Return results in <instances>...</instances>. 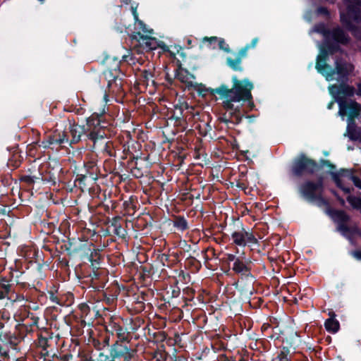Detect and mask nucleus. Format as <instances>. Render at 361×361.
Masks as SVG:
<instances>
[{"instance_id":"nucleus-9","label":"nucleus","mask_w":361,"mask_h":361,"mask_svg":"<svg viewBox=\"0 0 361 361\" xmlns=\"http://www.w3.org/2000/svg\"><path fill=\"white\" fill-rule=\"evenodd\" d=\"M353 68L351 64L337 59L335 62V68H331L330 67V68H326L323 75L325 76L327 81H331L334 79V75L337 74L338 75V81L347 82Z\"/></svg>"},{"instance_id":"nucleus-29","label":"nucleus","mask_w":361,"mask_h":361,"mask_svg":"<svg viewBox=\"0 0 361 361\" xmlns=\"http://www.w3.org/2000/svg\"><path fill=\"white\" fill-rule=\"evenodd\" d=\"M39 321V317L35 315V318L29 319L23 324H18V328L20 333L25 334H31L34 331V328H38V323Z\"/></svg>"},{"instance_id":"nucleus-15","label":"nucleus","mask_w":361,"mask_h":361,"mask_svg":"<svg viewBox=\"0 0 361 361\" xmlns=\"http://www.w3.org/2000/svg\"><path fill=\"white\" fill-rule=\"evenodd\" d=\"M121 73L120 61H116L114 66L108 67L103 72V75L105 80L107 81V88L109 90L113 89V87H121V78H119Z\"/></svg>"},{"instance_id":"nucleus-13","label":"nucleus","mask_w":361,"mask_h":361,"mask_svg":"<svg viewBox=\"0 0 361 361\" xmlns=\"http://www.w3.org/2000/svg\"><path fill=\"white\" fill-rule=\"evenodd\" d=\"M68 132L71 136V139L69 140L68 137L67 145L70 147H73V145L77 144L82 140H89V128L87 129L85 126H80L73 122L70 123L68 127Z\"/></svg>"},{"instance_id":"nucleus-38","label":"nucleus","mask_w":361,"mask_h":361,"mask_svg":"<svg viewBox=\"0 0 361 361\" xmlns=\"http://www.w3.org/2000/svg\"><path fill=\"white\" fill-rule=\"evenodd\" d=\"M347 82H341L338 87L337 93L343 97H353L355 94V89L354 87L346 84Z\"/></svg>"},{"instance_id":"nucleus-8","label":"nucleus","mask_w":361,"mask_h":361,"mask_svg":"<svg viewBox=\"0 0 361 361\" xmlns=\"http://www.w3.org/2000/svg\"><path fill=\"white\" fill-rule=\"evenodd\" d=\"M133 43H135L134 49L137 53L149 52L157 49L159 46V40L157 38L144 35L140 32H133L130 35Z\"/></svg>"},{"instance_id":"nucleus-11","label":"nucleus","mask_w":361,"mask_h":361,"mask_svg":"<svg viewBox=\"0 0 361 361\" xmlns=\"http://www.w3.org/2000/svg\"><path fill=\"white\" fill-rule=\"evenodd\" d=\"M122 349L118 345L109 346L108 353H105L104 350L99 351L94 361H137L122 353Z\"/></svg>"},{"instance_id":"nucleus-7","label":"nucleus","mask_w":361,"mask_h":361,"mask_svg":"<svg viewBox=\"0 0 361 361\" xmlns=\"http://www.w3.org/2000/svg\"><path fill=\"white\" fill-rule=\"evenodd\" d=\"M324 190L322 177H319L316 181L307 179L298 185V192L300 196L309 202H312V200Z\"/></svg>"},{"instance_id":"nucleus-30","label":"nucleus","mask_w":361,"mask_h":361,"mask_svg":"<svg viewBox=\"0 0 361 361\" xmlns=\"http://www.w3.org/2000/svg\"><path fill=\"white\" fill-rule=\"evenodd\" d=\"M154 78V74L152 71L145 69L141 71L138 77V83L145 88H147L149 85V83H151L152 86H155L156 82Z\"/></svg>"},{"instance_id":"nucleus-42","label":"nucleus","mask_w":361,"mask_h":361,"mask_svg":"<svg viewBox=\"0 0 361 361\" xmlns=\"http://www.w3.org/2000/svg\"><path fill=\"white\" fill-rule=\"evenodd\" d=\"M242 60L237 56L235 59L228 57L226 59V64L235 71H243V68L241 66Z\"/></svg>"},{"instance_id":"nucleus-43","label":"nucleus","mask_w":361,"mask_h":361,"mask_svg":"<svg viewBox=\"0 0 361 361\" xmlns=\"http://www.w3.org/2000/svg\"><path fill=\"white\" fill-rule=\"evenodd\" d=\"M290 354V350L288 347L283 346L275 357L271 361H290L288 355Z\"/></svg>"},{"instance_id":"nucleus-17","label":"nucleus","mask_w":361,"mask_h":361,"mask_svg":"<svg viewBox=\"0 0 361 361\" xmlns=\"http://www.w3.org/2000/svg\"><path fill=\"white\" fill-rule=\"evenodd\" d=\"M353 174L354 171L353 169H341L338 172H331L332 180L335 183L336 185L346 194H350L353 189L349 187H345L343 184L341 178H347L348 180H350Z\"/></svg>"},{"instance_id":"nucleus-22","label":"nucleus","mask_w":361,"mask_h":361,"mask_svg":"<svg viewBox=\"0 0 361 361\" xmlns=\"http://www.w3.org/2000/svg\"><path fill=\"white\" fill-rule=\"evenodd\" d=\"M147 297V293L145 292H140L139 293H135L132 295V301L130 304V310L133 312L135 314H138L144 311L145 309V301Z\"/></svg>"},{"instance_id":"nucleus-58","label":"nucleus","mask_w":361,"mask_h":361,"mask_svg":"<svg viewBox=\"0 0 361 361\" xmlns=\"http://www.w3.org/2000/svg\"><path fill=\"white\" fill-rule=\"evenodd\" d=\"M145 321L140 317H136L131 322V330L134 332L137 330L141 324H144Z\"/></svg>"},{"instance_id":"nucleus-31","label":"nucleus","mask_w":361,"mask_h":361,"mask_svg":"<svg viewBox=\"0 0 361 361\" xmlns=\"http://www.w3.org/2000/svg\"><path fill=\"white\" fill-rule=\"evenodd\" d=\"M347 135L352 141H358L361 135V127H358L355 121H348Z\"/></svg>"},{"instance_id":"nucleus-20","label":"nucleus","mask_w":361,"mask_h":361,"mask_svg":"<svg viewBox=\"0 0 361 361\" xmlns=\"http://www.w3.org/2000/svg\"><path fill=\"white\" fill-rule=\"evenodd\" d=\"M88 278L90 286L97 291H100L103 289L107 281L105 272L99 269H93L89 274Z\"/></svg>"},{"instance_id":"nucleus-50","label":"nucleus","mask_w":361,"mask_h":361,"mask_svg":"<svg viewBox=\"0 0 361 361\" xmlns=\"http://www.w3.org/2000/svg\"><path fill=\"white\" fill-rule=\"evenodd\" d=\"M324 192H320L316 197L312 200V202H317V205L326 206L327 207V209L330 207L329 201L323 196Z\"/></svg>"},{"instance_id":"nucleus-14","label":"nucleus","mask_w":361,"mask_h":361,"mask_svg":"<svg viewBox=\"0 0 361 361\" xmlns=\"http://www.w3.org/2000/svg\"><path fill=\"white\" fill-rule=\"evenodd\" d=\"M252 263L250 260L245 258L240 259L238 262L233 263V271L240 276L242 280L254 281L255 276L252 274Z\"/></svg>"},{"instance_id":"nucleus-5","label":"nucleus","mask_w":361,"mask_h":361,"mask_svg":"<svg viewBox=\"0 0 361 361\" xmlns=\"http://www.w3.org/2000/svg\"><path fill=\"white\" fill-rule=\"evenodd\" d=\"M87 126L89 128V140L92 142L90 147L93 149L97 143L107 137L106 130L109 123L103 118L102 114H93L87 119Z\"/></svg>"},{"instance_id":"nucleus-3","label":"nucleus","mask_w":361,"mask_h":361,"mask_svg":"<svg viewBox=\"0 0 361 361\" xmlns=\"http://www.w3.org/2000/svg\"><path fill=\"white\" fill-rule=\"evenodd\" d=\"M345 12H340V21L343 27L354 36L361 35V29L353 23H361V0H343Z\"/></svg>"},{"instance_id":"nucleus-48","label":"nucleus","mask_w":361,"mask_h":361,"mask_svg":"<svg viewBox=\"0 0 361 361\" xmlns=\"http://www.w3.org/2000/svg\"><path fill=\"white\" fill-rule=\"evenodd\" d=\"M20 156L18 154H13L11 159H9L7 163L8 167H11L12 170H14L18 168L22 162V160L20 159Z\"/></svg>"},{"instance_id":"nucleus-1","label":"nucleus","mask_w":361,"mask_h":361,"mask_svg":"<svg viewBox=\"0 0 361 361\" xmlns=\"http://www.w3.org/2000/svg\"><path fill=\"white\" fill-rule=\"evenodd\" d=\"M233 86L229 88L228 85L221 84L215 90L221 99H225L222 106L225 112L219 117L221 123H228L238 125L243 121L245 111L242 112V106L233 104V102H245L252 99V90L254 88L253 83L248 78L239 80L236 75L232 77Z\"/></svg>"},{"instance_id":"nucleus-35","label":"nucleus","mask_w":361,"mask_h":361,"mask_svg":"<svg viewBox=\"0 0 361 361\" xmlns=\"http://www.w3.org/2000/svg\"><path fill=\"white\" fill-rule=\"evenodd\" d=\"M84 169L85 174L88 176L89 179L95 181L98 178L99 168L94 161H87L84 163Z\"/></svg>"},{"instance_id":"nucleus-56","label":"nucleus","mask_w":361,"mask_h":361,"mask_svg":"<svg viewBox=\"0 0 361 361\" xmlns=\"http://www.w3.org/2000/svg\"><path fill=\"white\" fill-rule=\"evenodd\" d=\"M133 159H135V166L131 169V173L135 178H140L143 176V173L137 167V161L138 159V157L133 156Z\"/></svg>"},{"instance_id":"nucleus-10","label":"nucleus","mask_w":361,"mask_h":361,"mask_svg":"<svg viewBox=\"0 0 361 361\" xmlns=\"http://www.w3.org/2000/svg\"><path fill=\"white\" fill-rule=\"evenodd\" d=\"M78 307L80 311V317H75V319L78 322V331L80 334H82L83 332L82 329L87 324L93 323L99 315V311L95 309V307H91L86 302L79 304Z\"/></svg>"},{"instance_id":"nucleus-51","label":"nucleus","mask_w":361,"mask_h":361,"mask_svg":"<svg viewBox=\"0 0 361 361\" xmlns=\"http://www.w3.org/2000/svg\"><path fill=\"white\" fill-rule=\"evenodd\" d=\"M352 207L355 209H360L361 207V198L353 195H348L346 198Z\"/></svg>"},{"instance_id":"nucleus-39","label":"nucleus","mask_w":361,"mask_h":361,"mask_svg":"<svg viewBox=\"0 0 361 361\" xmlns=\"http://www.w3.org/2000/svg\"><path fill=\"white\" fill-rule=\"evenodd\" d=\"M324 326L328 332L335 334L339 330L340 324L336 318L331 317V318H329L325 321Z\"/></svg>"},{"instance_id":"nucleus-52","label":"nucleus","mask_w":361,"mask_h":361,"mask_svg":"<svg viewBox=\"0 0 361 361\" xmlns=\"http://www.w3.org/2000/svg\"><path fill=\"white\" fill-rule=\"evenodd\" d=\"M78 361H94L90 352L81 350L80 348H79L78 352Z\"/></svg>"},{"instance_id":"nucleus-57","label":"nucleus","mask_w":361,"mask_h":361,"mask_svg":"<svg viewBox=\"0 0 361 361\" xmlns=\"http://www.w3.org/2000/svg\"><path fill=\"white\" fill-rule=\"evenodd\" d=\"M196 128L199 129L200 133L202 135H206L209 131L212 130V126L209 125L208 122L204 123L203 126L198 125Z\"/></svg>"},{"instance_id":"nucleus-23","label":"nucleus","mask_w":361,"mask_h":361,"mask_svg":"<svg viewBox=\"0 0 361 361\" xmlns=\"http://www.w3.org/2000/svg\"><path fill=\"white\" fill-rule=\"evenodd\" d=\"M329 39L344 46L348 45L350 42L349 35L338 25L331 29L329 34Z\"/></svg>"},{"instance_id":"nucleus-61","label":"nucleus","mask_w":361,"mask_h":361,"mask_svg":"<svg viewBox=\"0 0 361 361\" xmlns=\"http://www.w3.org/2000/svg\"><path fill=\"white\" fill-rule=\"evenodd\" d=\"M167 335L164 331H158L154 334L156 342H163L166 339Z\"/></svg>"},{"instance_id":"nucleus-49","label":"nucleus","mask_w":361,"mask_h":361,"mask_svg":"<svg viewBox=\"0 0 361 361\" xmlns=\"http://www.w3.org/2000/svg\"><path fill=\"white\" fill-rule=\"evenodd\" d=\"M87 255H89L87 258L88 260L92 263V266L99 264L98 260L100 259V256L94 249L91 250L90 248H89Z\"/></svg>"},{"instance_id":"nucleus-44","label":"nucleus","mask_w":361,"mask_h":361,"mask_svg":"<svg viewBox=\"0 0 361 361\" xmlns=\"http://www.w3.org/2000/svg\"><path fill=\"white\" fill-rule=\"evenodd\" d=\"M35 315H36L35 313L30 312V310L24 307L20 310V313L18 317V320L21 322L20 324H23L29 319H32V318H35Z\"/></svg>"},{"instance_id":"nucleus-32","label":"nucleus","mask_w":361,"mask_h":361,"mask_svg":"<svg viewBox=\"0 0 361 361\" xmlns=\"http://www.w3.org/2000/svg\"><path fill=\"white\" fill-rule=\"evenodd\" d=\"M187 87L188 88H192L194 90L197 91L199 96H201L202 97H205L208 94H210L212 96H214L216 94L215 90L216 88H207L202 83H193L192 82H188L187 85Z\"/></svg>"},{"instance_id":"nucleus-33","label":"nucleus","mask_w":361,"mask_h":361,"mask_svg":"<svg viewBox=\"0 0 361 361\" xmlns=\"http://www.w3.org/2000/svg\"><path fill=\"white\" fill-rule=\"evenodd\" d=\"M157 259L162 265V269L160 271V274L158 275V277H161L162 274V277L164 278L166 276V270L164 268V267H171L174 265V262H173L171 255L167 253H162L159 255L157 257Z\"/></svg>"},{"instance_id":"nucleus-27","label":"nucleus","mask_w":361,"mask_h":361,"mask_svg":"<svg viewBox=\"0 0 361 361\" xmlns=\"http://www.w3.org/2000/svg\"><path fill=\"white\" fill-rule=\"evenodd\" d=\"M329 54H330V52L325 46L321 48L320 54L317 57L315 68L317 72L322 75H324V71H326V68H330V66L326 62Z\"/></svg>"},{"instance_id":"nucleus-34","label":"nucleus","mask_w":361,"mask_h":361,"mask_svg":"<svg viewBox=\"0 0 361 361\" xmlns=\"http://www.w3.org/2000/svg\"><path fill=\"white\" fill-rule=\"evenodd\" d=\"M176 111L173 112L172 117L176 120V123H178L180 125L184 126V128H185V125L187 124L186 120L183 118V108L187 109L188 108V104L187 102H183L180 104L174 105Z\"/></svg>"},{"instance_id":"nucleus-37","label":"nucleus","mask_w":361,"mask_h":361,"mask_svg":"<svg viewBox=\"0 0 361 361\" xmlns=\"http://www.w3.org/2000/svg\"><path fill=\"white\" fill-rule=\"evenodd\" d=\"M52 332L47 330L39 334L38 343L44 350H47V348L50 346L49 342L52 339Z\"/></svg>"},{"instance_id":"nucleus-60","label":"nucleus","mask_w":361,"mask_h":361,"mask_svg":"<svg viewBox=\"0 0 361 361\" xmlns=\"http://www.w3.org/2000/svg\"><path fill=\"white\" fill-rule=\"evenodd\" d=\"M217 42L219 49L223 50L226 53H229L231 51L229 45L225 42L224 39L219 38Z\"/></svg>"},{"instance_id":"nucleus-59","label":"nucleus","mask_w":361,"mask_h":361,"mask_svg":"<svg viewBox=\"0 0 361 361\" xmlns=\"http://www.w3.org/2000/svg\"><path fill=\"white\" fill-rule=\"evenodd\" d=\"M235 181V186L242 190H245L249 187L250 184L247 179H238Z\"/></svg>"},{"instance_id":"nucleus-36","label":"nucleus","mask_w":361,"mask_h":361,"mask_svg":"<svg viewBox=\"0 0 361 361\" xmlns=\"http://www.w3.org/2000/svg\"><path fill=\"white\" fill-rule=\"evenodd\" d=\"M177 66L178 69L176 72V78H177L181 82L187 83L188 85L189 82H188V75H190L192 78H194V76L190 75L187 69L182 68V63L179 60L177 61Z\"/></svg>"},{"instance_id":"nucleus-47","label":"nucleus","mask_w":361,"mask_h":361,"mask_svg":"<svg viewBox=\"0 0 361 361\" xmlns=\"http://www.w3.org/2000/svg\"><path fill=\"white\" fill-rule=\"evenodd\" d=\"M325 46L331 54H334L341 50L340 44L331 41V39H326Z\"/></svg>"},{"instance_id":"nucleus-19","label":"nucleus","mask_w":361,"mask_h":361,"mask_svg":"<svg viewBox=\"0 0 361 361\" xmlns=\"http://www.w3.org/2000/svg\"><path fill=\"white\" fill-rule=\"evenodd\" d=\"M109 227L112 228L114 235H116L122 240L126 238L128 232L126 228L127 226L126 220L120 216H114L109 220Z\"/></svg>"},{"instance_id":"nucleus-41","label":"nucleus","mask_w":361,"mask_h":361,"mask_svg":"<svg viewBox=\"0 0 361 361\" xmlns=\"http://www.w3.org/2000/svg\"><path fill=\"white\" fill-rule=\"evenodd\" d=\"M132 11L135 23L137 25L138 29L141 30L144 33H147L149 35L153 34V30L148 29L146 24L142 20H139L138 13L137 12L136 8L132 7Z\"/></svg>"},{"instance_id":"nucleus-6","label":"nucleus","mask_w":361,"mask_h":361,"mask_svg":"<svg viewBox=\"0 0 361 361\" xmlns=\"http://www.w3.org/2000/svg\"><path fill=\"white\" fill-rule=\"evenodd\" d=\"M116 329L114 336L117 338V340L111 343V345H118V347H122V353L137 361V350L132 346L130 334L127 329L117 322Z\"/></svg>"},{"instance_id":"nucleus-24","label":"nucleus","mask_w":361,"mask_h":361,"mask_svg":"<svg viewBox=\"0 0 361 361\" xmlns=\"http://www.w3.org/2000/svg\"><path fill=\"white\" fill-rule=\"evenodd\" d=\"M1 343L7 348L17 349L18 344L23 340V337L20 335L11 333L10 331L5 332L4 330L1 332Z\"/></svg>"},{"instance_id":"nucleus-45","label":"nucleus","mask_w":361,"mask_h":361,"mask_svg":"<svg viewBox=\"0 0 361 361\" xmlns=\"http://www.w3.org/2000/svg\"><path fill=\"white\" fill-rule=\"evenodd\" d=\"M25 274V272H20L19 275H16L15 276V281L16 282V286H18L21 289L26 290L27 288H30L32 286H34L35 284L32 283V285L27 281H20V277L23 276Z\"/></svg>"},{"instance_id":"nucleus-25","label":"nucleus","mask_w":361,"mask_h":361,"mask_svg":"<svg viewBox=\"0 0 361 361\" xmlns=\"http://www.w3.org/2000/svg\"><path fill=\"white\" fill-rule=\"evenodd\" d=\"M68 135L66 132L54 133L49 135L47 140L42 141L43 147H50L51 145L67 144Z\"/></svg>"},{"instance_id":"nucleus-64","label":"nucleus","mask_w":361,"mask_h":361,"mask_svg":"<svg viewBox=\"0 0 361 361\" xmlns=\"http://www.w3.org/2000/svg\"><path fill=\"white\" fill-rule=\"evenodd\" d=\"M48 298H49V300L51 302H53L56 304H58V305L62 304L60 299L58 298V296L56 295V293L52 290L48 291Z\"/></svg>"},{"instance_id":"nucleus-46","label":"nucleus","mask_w":361,"mask_h":361,"mask_svg":"<svg viewBox=\"0 0 361 361\" xmlns=\"http://www.w3.org/2000/svg\"><path fill=\"white\" fill-rule=\"evenodd\" d=\"M103 152L110 157H116V152L114 146V143L111 141L105 142Z\"/></svg>"},{"instance_id":"nucleus-26","label":"nucleus","mask_w":361,"mask_h":361,"mask_svg":"<svg viewBox=\"0 0 361 361\" xmlns=\"http://www.w3.org/2000/svg\"><path fill=\"white\" fill-rule=\"evenodd\" d=\"M68 135L66 132L54 133L49 135L47 140L42 141L43 147H50L51 145L67 144Z\"/></svg>"},{"instance_id":"nucleus-53","label":"nucleus","mask_w":361,"mask_h":361,"mask_svg":"<svg viewBox=\"0 0 361 361\" xmlns=\"http://www.w3.org/2000/svg\"><path fill=\"white\" fill-rule=\"evenodd\" d=\"M331 29L327 28L324 24L322 23L316 26V31L322 34L325 39H329V34Z\"/></svg>"},{"instance_id":"nucleus-63","label":"nucleus","mask_w":361,"mask_h":361,"mask_svg":"<svg viewBox=\"0 0 361 361\" xmlns=\"http://www.w3.org/2000/svg\"><path fill=\"white\" fill-rule=\"evenodd\" d=\"M186 261L188 262V264L190 266L195 267L197 269L201 267L200 262L199 260H197L194 257H192V256L189 257L188 258H187Z\"/></svg>"},{"instance_id":"nucleus-54","label":"nucleus","mask_w":361,"mask_h":361,"mask_svg":"<svg viewBox=\"0 0 361 361\" xmlns=\"http://www.w3.org/2000/svg\"><path fill=\"white\" fill-rule=\"evenodd\" d=\"M117 322L114 320L111 319L109 322L106 323L105 325V331L106 334H109V336L111 334L112 336H114L116 327Z\"/></svg>"},{"instance_id":"nucleus-21","label":"nucleus","mask_w":361,"mask_h":361,"mask_svg":"<svg viewBox=\"0 0 361 361\" xmlns=\"http://www.w3.org/2000/svg\"><path fill=\"white\" fill-rule=\"evenodd\" d=\"M101 298L107 305H111L116 302L121 288L118 283H112L105 290L102 289Z\"/></svg>"},{"instance_id":"nucleus-18","label":"nucleus","mask_w":361,"mask_h":361,"mask_svg":"<svg viewBox=\"0 0 361 361\" xmlns=\"http://www.w3.org/2000/svg\"><path fill=\"white\" fill-rule=\"evenodd\" d=\"M41 169L42 177H44V183L55 185L59 179V172L62 170V168L57 164H56V166H51V164L48 163L42 166Z\"/></svg>"},{"instance_id":"nucleus-12","label":"nucleus","mask_w":361,"mask_h":361,"mask_svg":"<svg viewBox=\"0 0 361 361\" xmlns=\"http://www.w3.org/2000/svg\"><path fill=\"white\" fill-rule=\"evenodd\" d=\"M327 214L338 224L337 230L345 233H352V228L348 226V222L350 220V216L343 210L336 209L329 207Z\"/></svg>"},{"instance_id":"nucleus-2","label":"nucleus","mask_w":361,"mask_h":361,"mask_svg":"<svg viewBox=\"0 0 361 361\" xmlns=\"http://www.w3.org/2000/svg\"><path fill=\"white\" fill-rule=\"evenodd\" d=\"M319 169L320 166L314 159L300 153L293 159L286 172L290 180L298 183L304 176H312Z\"/></svg>"},{"instance_id":"nucleus-40","label":"nucleus","mask_w":361,"mask_h":361,"mask_svg":"<svg viewBox=\"0 0 361 361\" xmlns=\"http://www.w3.org/2000/svg\"><path fill=\"white\" fill-rule=\"evenodd\" d=\"M173 223V226L182 232L189 228L188 221L183 216H176Z\"/></svg>"},{"instance_id":"nucleus-55","label":"nucleus","mask_w":361,"mask_h":361,"mask_svg":"<svg viewBox=\"0 0 361 361\" xmlns=\"http://www.w3.org/2000/svg\"><path fill=\"white\" fill-rule=\"evenodd\" d=\"M19 180L25 183L27 186H33L35 184V179H33L32 175H22L19 177Z\"/></svg>"},{"instance_id":"nucleus-16","label":"nucleus","mask_w":361,"mask_h":361,"mask_svg":"<svg viewBox=\"0 0 361 361\" xmlns=\"http://www.w3.org/2000/svg\"><path fill=\"white\" fill-rule=\"evenodd\" d=\"M339 114L341 116L348 114V121H355L361 112V104L355 101L347 102L339 101Z\"/></svg>"},{"instance_id":"nucleus-4","label":"nucleus","mask_w":361,"mask_h":361,"mask_svg":"<svg viewBox=\"0 0 361 361\" xmlns=\"http://www.w3.org/2000/svg\"><path fill=\"white\" fill-rule=\"evenodd\" d=\"M233 226V229H229L233 244L240 247L248 246L251 250H255V246H259V240L252 229L245 228L241 221H234Z\"/></svg>"},{"instance_id":"nucleus-28","label":"nucleus","mask_w":361,"mask_h":361,"mask_svg":"<svg viewBox=\"0 0 361 361\" xmlns=\"http://www.w3.org/2000/svg\"><path fill=\"white\" fill-rule=\"evenodd\" d=\"M13 293V286L11 283V280L0 274V299H11L10 295Z\"/></svg>"},{"instance_id":"nucleus-62","label":"nucleus","mask_w":361,"mask_h":361,"mask_svg":"<svg viewBox=\"0 0 361 361\" xmlns=\"http://www.w3.org/2000/svg\"><path fill=\"white\" fill-rule=\"evenodd\" d=\"M44 267L43 263H38L37 264V276L35 280H42L45 277V274L42 271V269Z\"/></svg>"}]
</instances>
